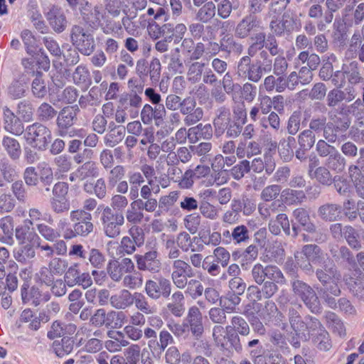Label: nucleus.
Listing matches in <instances>:
<instances>
[{
	"label": "nucleus",
	"instance_id": "1",
	"mask_svg": "<svg viewBox=\"0 0 364 364\" xmlns=\"http://www.w3.org/2000/svg\"><path fill=\"white\" fill-rule=\"evenodd\" d=\"M227 311L224 308L213 307L208 311L210 321L215 324L213 328V338L215 345L223 350L231 352L235 350L241 353L242 350L240 337L237 334H229L228 332L231 326L224 328L222 325L225 323Z\"/></svg>",
	"mask_w": 364,
	"mask_h": 364
},
{
	"label": "nucleus",
	"instance_id": "2",
	"mask_svg": "<svg viewBox=\"0 0 364 364\" xmlns=\"http://www.w3.org/2000/svg\"><path fill=\"white\" fill-rule=\"evenodd\" d=\"M70 220L73 223V228H67L63 237L70 240L77 235L85 237L92 232L94 225L91 213L84 210H73L70 213Z\"/></svg>",
	"mask_w": 364,
	"mask_h": 364
},
{
	"label": "nucleus",
	"instance_id": "3",
	"mask_svg": "<svg viewBox=\"0 0 364 364\" xmlns=\"http://www.w3.org/2000/svg\"><path fill=\"white\" fill-rule=\"evenodd\" d=\"M316 275L322 284L325 293H330L333 296L340 295L342 276L334 265L331 267L325 265L322 268L317 269Z\"/></svg>",
	"mask_w": 364,
	"mask_h": 364
},
{
	"label": "nucleus",
	"instance_id": "4",
	"mask_svg": "<svg viewBox=\"0 0 364 364\" xmlns=\"http://www.w3.org/2000/svg\"><path fill=\"white\" fill-rule=\"evenodd\" d=\"M24 138L31 146L43 151L50 143L52 134L48 127L41 124L35 123L26 129Z\"/></svg>",
	"mask_w": 364,
	"mask_h": 364
},
{
	"label": "nucleus",
	"instance_id": "5",
	"mask_svg": "<svg viewBox=\"0 0 364 364\" xmlns=\"http://www.w3.org/2000/svg\"><path fill=\"white\" fill-rule=\"evenodd\" d=\"M291 284L294 295L300 298L312 313L321 312L320 301L316 291L310 285L299 279L292 280Z\"/></svg>",
	"mask_w": 364,
	"mask_h": 364
},
{
	"label": "nucleus",
	"instance_id": "6",
	"mask_svg": "<svg viewBox=\"0 0 364 364\" xmlns=\"http://www.w3.org/2000/svg\"><path fill=\"white\" fill-rule=\"evenodd\" d=\"M104 233L110 238H115L121 233L124 217L121 213H114L109 206H103L100 217Z\"/></svg>",
	"mask_w": 364,
	"mask_h": 364
},
{
	"label": "nucleus",
	"instance_id": "7",
	"mask_svg": "<svg viewBox=\"0 0 364 364\" xmlns=\"http://www.w3.org/2000/svg\"><path fill=\"white\" fill-rule=\"evenodd\" d=\"M70 39L73 45L85 55H90L95 48L92 34L81 26L75 25L72 27Z\"/></svg>",
	"mask_w": 364,
	"mask_h": 364
},
{
	"label": "nucleus",
	"instance_id": "8",
	"mask_svg": "<svg viewBox=\"0 0 364 364\" xmlns=\"http://www.w3.org/2000/svg\"><path fill=\"white\" fill-rule=\"evenodd\" d=\"M80 11L83 21L94 29L100 28L106 16L105 11L101 6H92L87 1L81 4Z\"/></svg>",
	"mask_w": 364,
	"mask_h": 364
},
{
	"label": "nucleus",
	"instance_id": "9",
	"mask_svg": "<svg viewBox=\"0 0 364 364\" xmlns=\"http://www.w3.org/2000/svg\"><path fill=\"white\" fill-rule=\"evenodd\" d=\"M172 268L173 283L178 289H185L188 279L194 274L191 266L182 259H176L173 262Z\"/></svg>",
	"mask_w": 364,
	"mask_h": 364
},
{
	"label": "nucleus",
	"instance_id": "10",
	"mask_svg": "<svg viewBox=\"0 0 364 364\" xmlns=\"http://www.w3.org/2000/svg\"><path fill=\"white\" fill-rule=\"evenodd\" d=\"M144 290L151 299L157 300L161 296L168 298L171 292V284L164 277H159L157 282L149 279L146 282Z\"/></svg>",
	"mask_w": 364,
	"mask_h": 364
},
{
	"label": "nucleus",
	"instance_id": "11",
	"mask_svg": "<svg viewBox=\"0 0 364 364\" xmlns=\"http://www.w3.org/2000/svg\"><path fill=\"white\" fill-rule=\"evenodd\" d=\"M262 28V22L253 14L244 16L235 28V36L243 39L247 38L252 32Z\"/></svg>",
	"mask_w": 364,
	"mask_h": 364
},
{
	"label": "nucleus",
	"instance_id": "12",
	"mask_svg": "<svg viewBox=\"0 0 364 364\" xmlns=\"http://www.w3.org/2000/svg\"><path fill=\"white\" fill-rule=\"evenodd\" d=\"M259 68L257 61L252 63L250 56H244L238 62L237 72L241 77L257 82L262 77Z\"/></svg>",
	"mask_w": 364,
	"mask_h": 364
},
{
	"label": "nucleus",
	"instance_id": "13",
	"mask_svg": "<svg viewBox=\"0 0 364 364\" xmlns=\"http://www.w3.org/2000/svg\"><path fill=\"white\" fill-rule=\"evenodd\" d=\"M166 113L164 105L153 107L149 104H146L141 111L140 117L144 124H151L154 120L155 125L159 127L164 122Z\"/></svg>",
	"mask_w": 364,
	"mask_h": 364
},
{
	"label": "nucleus",
	"instance_id": "14",
	"mask_svg": "<svg viewBox=\"0 0 364 364\" xmlns=\"http://www.w3.org/2000/svg\"><path fill=\"white\" fill-rule=\"evenodd\" d=\"M134 269V264L131 259L124 258L121 262L112 261L109 262L107 272L112 280H121L125 274L131 273Z\"/></svg>",
	"mask_w": 364,
	"mask_h": 364
},
{
	"label": "nucleus",
	"instance_id": "15",
	"mask_svg": "<svg viewBox=\"0 0 364 364\" xmlns=\"http://www.w3.org/2000/svg\"><path fill=\"white\" fill-rule=\"evenodd\" d=\"M21 299L23 303H30L38 306L42 303H46L50 299L48 291H43L37 287H32L29 291L24 286L21 287Z\"/></svg>",
	"mask_w": 364,
	"mask_h": 364
},
{
	"label": "nucleus",
	"instance_id": "16",
	"mask_svg": "<svg viewBox=\"0 0 364 364\" xmlns=\"http://www.w3.org/2000/svg\"><path fill=\"white\" fill-rule=\"evenodd\" d=\"M135 257L139 270L156 273L161 269V262L157 258L158 252L156 250L147 252L144 255H136Z\"/></svg>",
	"mask_w": 364,
	"mask_h": 364
},
{
	"label": "nucleus",
	"instance_id": "17",
	"mask_svg": "<svg viewBox=\"0 0 364 364\" xmlns=\"http://www.w3.org/2000/svg\"><path fill=\"white\" fill-rule=\"evenodd\" d=\"M186 321L188 330H191L194 336L200 337L203 333L204 328L202 314L197 306H193L188 309Z\"/></svg>",
	"mask_w": 364,
	"mask_h": 364
},
{
	"label": "nucleus",
	"instance_id": "18",
	"mask_svg": "<svg viewBox=\"0 0 364 364\" xmlns=\"http://www.w3.org/2000/svg\"><path fill=\"white\" fill-rule=\"evenodd\" d=\"M77 327L74 323L55 321L47 333V337L51 340L59 337H67L68 335H73Z\"/></svg>",
	"mask_w": 364,
	"mask_h": 364
},
{
	"label": "nucleus",
	"instance_id": "19",
	"mask_svg": "<svg viewBox=\"0 0 364 364\" xmlns=\"http://www.w3.org/2000/svg\"><path fill=\"white\" fill-rule=\"evenodd\" d=\"M76 115L77 109L73 107H65L60 111L57 118V125L60 136H65L66 129L73 125Z\"/></svg>",
	"mask_w": 364,
	"mask_h": 364
},
{
	"label": "nucleus",
	"instance_id": "20",
	"mask_svg": "<svg viewBox=\"0 0 364 364\" xmlns=\"http://www.w3.org/2000/svg\"><path fill=\"white\" fill-rule=\"evenodd\" d=\"M178 247L183 251L199 252L203 249V245L200 243V239L197 237H191L186 232H180L176 238Z\"/></svg>",
	"mask_w": 364,
	"mask_h": 364
},
{
	"label": "nucleus",
	"instance_id": "21",
	"mask_svg": "<svg viewBox=\"0 0 364 364\" xmlns=\"http://www.w3.org/2000/svg\"><path fill=\"white\" fill-rule=\"evenodd\" d=\"M47 19L53 29L57 33L63 32L67 26V21L61 9L53 6L47 13Z\"/></svg>",
	"mask_w": 364,
	"mask_h": 364
},
{
	"label": "nucleus",
	"instance_id": "22",
	"mask_svg": "<svg viewBox=\"0 0 364 364\" xmlns=\"http://www.w3.org/2000/svg\"><path fill=\"white\" fill-rule=\"evenodd\" d=\"M133 294L128 289H121L111 296L109 301L112 307L116 309H126L132 306Z\"/></svg>",
	"mask_w": 364,
	"mask_h": 364
},
{
	"label": "nucleus",
	"instance_id": "23",
	"mask_svg": "<svg viewBox=\"0 0 364 364\" xmlns=\"http://www.w3.org/2000/svg\"><path fill=\"white\" fill-rule=\"evenodd\" d=\"M15 235L21 245H24L28 241L32 245L39 246L41 241L40 237L36 232L30 231V227L26 225L17 227Z\"/></svg>",
	"mask_w": 364,
	"mask_h": 364
},
{
	"label": "nucleus",
	"instance_id": "24",
	"mask_svg": "<svg viewBox=\"0 0 364 364\" xmlns=\"http://www.w3.org/2000/svg\"><path fill=\"white\" fill-rule=\"evenodd\" d=\"M281 228L287 235H291L289 218L284 213L278 214L275 219L271 220L269 223V230L274 235L281 233Z\"/></svg>",
	"mask_w": 364,
	"mask_h": 364
},
{
	"label": "nucleus",
	"instance_id": "25",
	"mask_svg": "<svg viewBox=\"0 0 364 364\" xmlns=\"http://www.w3.org/2000/svg\"><path fill=\"white\" fill-rule=\"evenodd\" d=\"M304 255L309 262L321 264L326 260V255L316 245H306L302 247Z\"/></svg>",
	"mask_w": 364,
	"mask_h": 364
},
{
	"label": "nucleus",
	"instance_id": "26",
	"mask_svg": "<svg viewBox=\"0 0 364 364\" xmlns=\"http://www.w3.org/2000/svg\"><path fill=\"white\" fill-rule=\"evenodd\" d=\"M260 90H265L272 92L274 90L277 92H282L285 90L284 77L283 76H275L270 75L267 76L263 83L259 85Z\"/></svg>",
	"mask_w": 364,
	"mask_h": 364
},
{
	"label": "nucleus",
	"instance_id": "27",
	"mask_svg": "<svg viewBox=\"0 0 364 364\" xmlns=\"http://www.w3.org/2000/svg\"><path fill=\"white\" fill-rule=\"evenodd\" d=\"M261 153L260 145L256 141H240L236 149V154L238 158H251L253 156Z\"/></svg>",
	"mask_w": 364,
	"mask_h": 364
},
{
	"label": "nucleus",
	"instance_id": "28",
	"mask_svg": "<svg viewBox=\"0 0 364 364\" xmlns=\"http://www.w3.org/2000/svg\"><path fill=\"white\" fill-rule=\"evenodd\" d=\"M132 299V305L134 304L138 311L144 314H154L157 311L156 306L150 304L147 298L142 293L134 292Z\"/></svg>",
	"mask_w": 364,
	"mask_h": 364
},
{
	"label": "nucleus",
	"instance_id": "29",
	"mask_svg": "<svg viewBox=\"0 0 364 364\" xmlns=\"http://www.w3.org/2000/svg\"><path fill=\"white\" fill-rule=\"evenodd\" d=\"M289 321L291 325V328L294 333L299 336L305 340H307V333L305 332V329L303 328L304 321L301 319V316L299 312L294 309H290L289 310Z\"/></svg>",
	"mask_w": 364,
	"mask_h": 364
},
{
	"label": "nucleus",
	"instance_id": "30",
	"mask_svg": "<svg viewBox=\"0 0 364 364\" xmlns=\"http://www.w3.org/2000/svg\"><path fill=\"white\" fill-rule=\"evenodd\" d=\"M126 128L123 126H116L110 129L104 137L106 146L114 147L122 141L125 136Z\"/></svg>",
	"mask_w": 364,
	"mask_h": 364
},
{
	"label": "nucleus",
	"instance_id": "31",
	"mask_svg": "<svg viewBox=\"0 0 364 364\" xmlns=\"http://www.w3.org/2000/svg\"><path fill=\"white\" fill-rule=\"evenodd\" d=\"M274 168L275 164L267 156H264V159L262 157L255 158L250 163V170L252 169L255 173H261L265 169L266 173L269 175Z\"/></svg>",
	"mask_w": 364,
	"mask_h": 364
},
{
	"label": "nucleus",
	"instance_id": "32",
	"mask_svg": "<svg viewBox=\"0 0 364 364\" xmlns=\"http://www.w3.org/2000/svg\"><path fill=\"white\" fill-rule=\"evenodd\" d=\"M293 216L302 227L304 230L309 233L316 232V227L311 222L308 212L302 208H296L293 211Z\"/></svg>",
	"mask_w": 364,
	"mask_h": 364
},
{
	"label": "nucleus",
	"instance_id": "33",
	"mask_svg": "<svg viewBox=\"0 0 364 364\" xmlns=\"http://www.w3.org/2000/svg\"><path fill=\"white\" fill-rule=\"evenodd\" d=\"M74 341L70 337H63L61 340L55 341L52 344L53 352L58 357H64L73 350Z\"/></svg>",
	"mask_w": 364,
	"mask_h": 364
},
{
	"label": "nucleus",
	"instance_id": "34",
	"mask_svg": "<svg viewBox=\"0 0 364 364\" xmlns=\"http://www.w3.org/2000/svg\"><path fill=\"white\" fill-rule=\"evenodd\" d=\"M16 175L14 167L8 160L0 161V186H4L7 183L12 181Z\"/></svg>",
	"mask_w": 364,
	"mask_h": 364
},
{
	"label": "nucleus",
	"instance_id": "35",
	"mask_svg": "<svg viewBox=\"0 0 364 364\" xmlns=\"http://www.w3.org/2000/svg\"><path fill=\"white\" fill-rule=\"evenodd\" d=\"M128 114L131 118H136L139 112L137 109H129L128 105L126 104V100H120V105L118 106L115 114L114 119L117 123L122 124L127 120Z\"/></svg>",
	"mask_w": 364,
	"mask_h": 364
},
{
	"label": "nucleus",
	"instance_id": "36",
	"mask_svg": "<svg viewBox=\"0 0 364 364\" xmlns=\"http://www.w3.org/2000/svg\"><path fill=\"white\" fill-rule=\"evenodd\" d=\"M1 144L11 159H17L19 158L21 153V146L16 139L10 136H4Z\"/></svg>",
	"mask_w": 364,
	"mask_h": 364
},
{
	"label": "nucleus",
	"instance_id": "37",
	"mask_svg": "<svg viewBox=\"0 0 364 364\" xmlns=\"http://www.w3.org/2000/svg\"><path fill=\"white\" fill-rule=\"evenodd\" d=\"M318 215L325 220H335L341 215V206L336 204H325L319 208Z\"/></svg>",
	"mask_w": 364,
	"mask_h": 364
},
{
	"label": "nucleus",
	"instance_id": "38",
	"mask_svg": "<svg viewBox=\"0 0 364 364\" xmlns=\"http://www.w3.org/2000/svg\"><path fill=\"white\" fill-rule=\"evenodd\" d=\"M222 43V50L229 53H233L236 55H240L243 51V46L237 42L233 36L226 35L220 40Z\"/></svg>",
	"mask_w": 364,
	"mask_h": 364
},
{
	"label": "nucleus",
	"instance_id": "39",
	"mask_svg": "<svg viewBox=\"0 0 364 364\" xmlns=\"http://www.w3.org/2000/svg\"><path fill=\"white\" fill-rule=\"evenodd\" d=\"M28 16L36 28L43 33L46 29V25L36 2L29 4Z\"/></svg>",
	"mask_w": 364,
	"mask_h": 364
},
{
	"label": "nucleus",
	"instance_id": "40",
	"mask_svg": "<svg viewBox=\"0 0 364 364\" xmlns=\"http://www.w3.org/2000/svg\"><path fill=\"white\" fill-rule=\"evenodd\" d=\"M143 284L142 274L134 269L131 273H127L122 277V285L129 289H137Z\"/></svg>",
	"mask_w": 364,
	"mask_h": 364
},
{
	"label": "nucleus",
	"instance_id": "41",
	"mask_svg": "<svg viewBox=\"0 0 364 364\" xmlns=\"http://www.w3.org/2000/svg\"><path fill=\"white\" fill-rule=\"evenodd\" d=\"M144 213L136 200L131 203L130 206L126 211V219L131 225H137L142 222Z\"/></svg>",
	"mask_w": 364,
	"mask_h": 364
},
{
	"label": "nucleus",
	"instance_id": "42",
	"mask_svg": "<svg viewBox=\"0 0 364 364\" xmlns=\"http://www.w3.org/2000/svg\"><path fill=\"white\" fill-rule=\"evenodd\" d=\"M304 198L305 194L302 191L286 188L281 192L282 200L287 205L301 203Z\"/></svg>",
	"mask_w": 364,
	"mask_h": 364
},
{
	"label": "nucleus",
	"instance_id": "43",
	"mask_svg": "<svg viewBox=\"0 0 364 364\" xmlns=\"http://www.w3.org/2000/svg\"><path fill=\"white\" fill-rule=\"evenodd\" d=\"M205 63L201 62L192 63L188 68L187 80L191 84L199 82L202 78Z\"/></svg>",
	"mask_w": 364,
	"mask_h": 364
},
{
	"label": "nucleus",
	"instance_id": "44",
	"mask_svg": "<svg viewBox=\"0 0 364 364\" xmlns=\"http://www.w3.org/2000/svg\"><path fill=\"white\" fill-rule=\"evenodd\" d=\"M75 175L79 176L81 181L87 178L97 177L98 176V168L95 162L87 161L76 170Z\"/></svg>",
	"mask_w": 364,
	"mask_h": 364
},
{
	"label": "nucleus",
	"instance_id": "45",
	"mask_svg": "<svg viewBox=\"0 0 364 364\" xmlns=\"http://www.w3.org/2000/svg\"><path fill=\"white\" fill-rule=\"evenodd\" d=\"M216 6L213 1L206 2L198 11L196 18L203 22H209L215 15Z\"/></svg>",
	"mask_w": 364,
	"mask_h": 364
},
{
	"label": "nucleus",
	"instance_id": "46",
	"mask_svg": "<svg viewBox=\"0 0 364 364\" xmlns=\"http://www.w3.org/2000/svg\"><path fill=\"white\" fill-rule=\"evenodd\" d=\"M23 246L14 251L15 259L21 263H26L28 259L33 258L36 255L33 247L31 243L22 245Z\"/></svg>",
	"mask_w": 364,
	"mask_h": 364
},
{
	"label": "nucleus",
	"instance_id": "47",
	"mask_svg": "<svg viewBox=\"0 0 364 364\" xmlns=\"http://www.w3.org/2000/svg\"><path fill=\"white\" fill-rule=\"evenodd\" d=\"M354 98L355 96L350 92L348 93V96H346V94L344 92L340 90L334 89L328 92L327 95V102L328 106L335 107L343 100L350 102Z\"/></svg>",
	"mask_w": 364,
	"mask_h": 364
},
{
	"label": "nucleus",
	"instance_id": "48",
	"mask_svg": "<svg viewBox=\"0 0 364 364\" xmlns=\"http://www.w3.org/2000/svg\"><path fill=\"white\" fill-rule=\"evenodd\" d=\"M100 28H101L102 32L106 35L114 34L116 36L119 37L123 34L121 23L112 19H105L104 23L102 21V24Z\"/></svg>",
	"mask_w": 364,
	"mask_h": 364
},
{
	"label": "nucleus",
	"instance_id": "49",
	"mask_svg": "<svg viewBox=\"0 0 364 364\" xmlns=\"http://www.w3.org/2000/svg\"><path fill=\"white\" fill-rule=\"evenodd\" d=\"M266 279H269L268 282H274V283L283 285L285 284L287 280L281 271V269L276 265L266 266Z\"/></svg>",
	"mask_w": 364,
	"mask_h": 364
},
{
	"label": "nucleus",
	"instance_id": "50",
	"mask_svg": "<svg viewBox=\"0 0 364 364\" xmlns=\"http://www.w3.org/2000/svg\"><path fill=\"white\" fill-rule=\"evenodd\" d=\"M161 240L164 242V247L168 251V257L169 259H176L180 255V251L178 246L176 245V240L173 235H166L163 233Z\"/></svg>",
	"mask_w": 364,
	"mask_h": 364
},
{
	"label": "nucleus",
	"instance_id": "51",
	"mask_svg": "<svg viewBox=\"0 0 364 364\" xmlns=\"http://www.w3.org/2000/svg\"><path fill=\"white\" fill-rule=\"evenodd\" d=\"M52 210L57 213H63L70 210V204L68 197L53 196L50 198Z\"/></svg>",
	"mask_w": 364,
	"mask_h": 364
},
{
	"label": "nucleus",
	"instance_id": "52",
	"mask_svg": "<svg viewBox=\"0 0 364 364\" xmlns=\"http://www.w3.org/2000/svg\"><path fill=\"white\" fill-rule=\"evenodd\" d=\"M29 219L26 220V223L30 225L40 221H46L48 224L53 223V217L48 213H43L37 208H31L28 212Z\"/></svg>",
	"mask_w": 364,
	"mask_h": 364
},
{
	"label": "nucleus",
	"instance_id": "53",
	"mask_svg": "<svg viewBox=\"0 0 364 364\" xmlns=\"http://www.w3.org/2000/svg\"><path fill=\"white\" fill-rule=\"evenodd\" d=\"M55 274L47 267L43 266L36 273L34 279L36 282L46 286H51L55 280Z\"/></svg>",
	"mask_w": 364,
	"mask_h": 364
},
{
	"label": "nucleus",
	"instance_id": "54",
	"mask_svg": "<svg viewBox=\"0 0 364 364\" xmlns=\"http://www.w3.org/2000/svg\"><path fill=\"white\" fill-rule=\"evenodd\" d=\"M37 168L41 181L46 186L50 185L53 181V173L50 165L43 161L38 164Z\"/></svg>",
	"mask_w": 364,
	"mask_h": 364
},
{
	"label": "nucleus",
	"instance_id": "55",
	"mask_svg": "<svg viewBox=\"0 0 364 364\" xmlns=\"http://www.w3.org/2000/svg\"><path fill=\"white\" fill-rule=\"evenodd\" d=\"M4 115L6 123V129L15 135L21 134L23 132V127L21 124H18L16 127H13L12 126L14 120H16L14 113L9 108L5 107L4 109Z\"/></svg>",
	"mask_w": 364,
	"mask_h": 364
},
{
	"label": "nucleus",
	"instance_id": "56",
	"mask_svg": "<svg viewBox=\"0 0 364 364\" xmlns=\"http://www.w3.org/2000/svg\"><path fill=\"white\" fill-rule=\"evenodd\" d=\"M230 122V113L226 111L221 112L214 119L213 124L215 128V134L220 136L227 129Z\"/></svg>",
	"mask_w": 364,
	"mask_h": 364
},
{
	"label": "nucleus",
	"instance_id": "57",
	"mask_svg": "<svg viewBox=\"0 0 364 364\" xmlns=\"http://www.w3.org/2000/svg\"><path fill=\"white\" fill-rule=\"evenodd\" d=\"M349 171L358 194L364 198V175L360 176V170L356 166H350Z\"/></svg>",
	"mask_w": 364,
	"mask_h": 364
},
{
	"label": "nucleus",
	"instance_id": "58",
	"mask_svg": "<svg viewBox=\"0 0 364 364\" xmlns=\"http://www.w3.org/2000/svg\"><path fill=\"white\" fill-rule=\"evenodd\" d=\"M185 294L193 299H196L203 294V286L199 280L192 279L186 282Z\"/></svg>",
	"mask_w": 364,
	"mask_h": 364
},
{
	"label": "nucleus",
	"instance_id": "59",
	"mask_svg": "<svg viewBox=\"0 0 364 364\" xmlns=\"http://www.w3.org/2000/svg\"><path fill=\"white\" fill-rule=\"evenodd\" d=\"M194 135V140L198 137L210 139L213 135V129L210 124L203 125L199 124L196 127L189 129V136Z\"/></svg>",
	"mask_w": 364,
	"mask_h": 364
},
{
	"label": "nucleus",
	"instance_id": "60",
	"mask_svg": "<svg viewBox=\"0 0 364 364\" xmlns=\"http://www.w3.org/2000/svg\"><path fill=\"white\" fill-rule=\"evenodd\" d=\"M292 21L290 18H285L282 20H272L270 22V28L272 32L277 35H282L285 31H289L291 28Z\"/></svg>",
	"mask_w": 364,
	"mask_h": 364
},
{
	"label": "nucleus",
	"instance_id": "61",
	"mask_svg": "<svg viewBox=\"0 0 364 364\" xmlns=\"http://www.w3.org/2000/svg\"><path fill=\"white\" fill-rule=\"evenodd\" d=\"M331 252L336 261L343 259V260H346L350 265H355L354 258L350 250L346 247L342 246L339 248L333 247L331 249Z\"/></svg>",
	"mask_w": 364,
	"mask_h": 364
},
{
	"label": "nucleus",
	"instance_id": "62",
	"mask_svg": "<svg viewBox=\"0 0 364 364\" xmlns=\"http://www.w3.org/2000/svg\"><path fill=\"white\" fill-rule=\"evenodd\" d=\"M199 210L204 218L210 220H217L219 217L218 208L207 201L200 203L199 205Z\"/></svg>",
	"mask_w": 364,
	"mask_h": 364
},
{
	"label": "nucleus",
	"instance_id": "63",
	"mask_svg": "<svg viewBox=\"0 0 364 364\" xmlns=\"http://www.w3.org/2000/svg\"><path fill=\"white\" fill-rule=\"evenodd\" d=\"M80 264L75 262L72 264L68 269L64 275V280L66 284L73 287L75 286V282L78 279L80 274Z\"/></svg>",
	"mask_w": 364,
	"mask_h": 364
},
{
	"label": "nucleus",
	"instance_id": "64",
	"mask_svg": "<svg viewBox=\"0 0 364 364\" xmlns=\"http://www.w3.org/2000/svg\"><path fill=\"white\" fill-rule=\"evenodd\" d=\"M140 354L141 348L138 344H131L124 350V358L130 364H137Z\"/></svg>",
	"mask_w": 364,
	"mask_h": 364
}]
</instances>
